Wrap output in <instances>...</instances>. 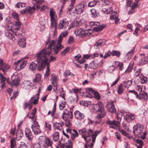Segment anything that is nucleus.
<instances>
[{"label":"nucleus","instance_id":"1","mask_svg":"<svg viewBox=\"0 0 148 148\" xmlns=\"http://www.w3.org/2000/svg\"><path fill=\"white\" fill-rule=\"evenodd\" d=\"M55 41L54 40H50L48 39L45 42L46 45L49 44L48 47L43 49L37 55L36 58L38 60V62L42 65L47 63V58L48 56L52 51V47L54 45Z\"/></svg>","mask_w":148,"mask_h":148},{"label":"nucleus","instance_id":"2","mask_svg":"<svg viewBox=\"0 0 148 148\" xmlns=\"http://www.w3.org/2000/svg\"><path fill=\"white\" fill-rule=\"evenodd\" d=\"M91 110L94 113H98L96 117L97 119H100L106 115L103 104L100 101L97 102L96 104H92Z\"/></svg>","mask_w":148,"mask_h":148},{"label":"nucleus","instance_id":"3","mask_svg":"<svg viewBox=\"0 0 148 148\" xmlns=\"http://www.w3.org/2000/svg\"><path fill=\"white\" fill-rule=\"evenodd\" d=\"M80 133L82 134V137L85 140L86 142L84 146V148H87V144L88 143L87 141V138L88 137L91 136L92 138V142H95L96 138L98 134L100 132V131L96 130L93 132V131L90 129L87 130L86 128H83L82 130L79 131Z\"/></svg>","mask_w":148,"mask_h":148},{"label":"nucleus","instance_id":"4","mask_svg":"<svg viewBox=\"0 0 148 148\" xmlns=\"http://www.w3.org/2000/svg\"><path fill=\"white\" fill-rule=\"evenodd\" d=\"M144 127L143 125L138 124L133 127V133L135 136L143 139L146 138V131L144 130Z\"/></svg>","mask_w":148,"mask_h":148},{"label":"nucleus","instance_id":"5","mask_svg":"<svg viewBox=\"0 0 148 148\" xmlns=\"http://www.w3.org/2000/svg\"><path fill=\"white\" fill-rule=\"evenodd\" d=\"M37 61V63L38 64V67L37 69L38 71H40L42 70L46 66H47L46 71L45 74V78H47L49 75L50 70L49 66V62L47 60V63L44 65H42V64L39 63L38 62V60L36 58Z\"/></svg>","mask_w":148,"mask_h":148},{"label":"nucleus","instance_id":"6","mask_svg":"<svg viewBox=\"0 0 148 148\" xmlns=\"http://www.w3.org/2000/svg\"><path fill=\"white\" fill-rule=\"evenodd\" d=\"M85 5L84 2L77 4L75 7L74 10H73L72 13L76 14H80L84 11Z\"/></svg>","mask_w":148,"mask_h":148},{"label":"nucleus","instance_id":"7","mask_svg":"<svg viewBox=\"0 0 148 148\" xmlns=\"http://www.w3.org/2000/svg\"><path fill=\"white\" fill-rule=\"evenodd\" d=\"M74 33L77 36H79L80 37H84L90 33H89L88 30H83L82 28L77 29L74 32Z\"/></svg>","mask_w":148,"mask_h":148},{"label":"nucleus","instance_id":"8","mask_svg":"<svg viewBox=\"0 0 148 148\" xmlns=\"http://www.w3.org/2000/svg\"><path fill=\"white\" fill-rule=\"evenodd\" d=\"M27 63V60H19L14 62V64L16 68L18 71H19L23 68L26 66Z\"/></svg>","mask_w":148,"mask_h":148},{"label":"nucleus","instance_id":"9","mask_svg":"<svg viewBox=\"0 0 148 148\" xmlns=\"http://www.w3.org/2000/svg\"><path fill=\"white\" fill-rule=\"evenodd\" d=\"M31 128L34 134L37 135L41 132L40 126L37 121H34L33 124L31 126Z\"/></svg>","mask_w":148,"mask_h":148},{"label":"nucleus","instance_id":"10","mask_svg":"<svg viewBox=\"0 0 148 148\" xmlns=\"http://www.w3.org/2000/svg\"><path fill=\"white\" fill-rule=\"evenodd\" d=\"M69 25V21L66 19L60 20L58 25V28L61 29L66 28Z\"/></svg>","mask_w":148,"mask_h":148},{"label":"nucleus","instance_id":"11","mask_svg":"<svg viewBox=\"0 0 148 148\" xmlns=\"http://www.w3.org/2000/svg\"><path fill=\"white\" fill-rule=\"evenodd\" d=\"M6 81L11 86H12L18 85L19 83L20 79L17 76L13 75L11 76V82H10L8 79Z\"/></svg>","mask_w":148,"mask_h":148},{"label":"nucleus","instance_id":"12","mask_svg":"<svg viewBox=\"0 0 148 148\" xmlns=\"http://www.w3.org/2000/svg\"><path fill=\"white\" fill-rule=\"evenodd\" d=\"M52 144V141L49 138H47L45 139L44 140L42 146L44 148H48L49 147L53 148Z\"/></svg>","mask_w":148,"mask_h":148},{"label":"nucleus","instance_id":"13","mask_svg":"<svg viewBox=\"0 0 148 148\" xmlns=\"http://www.w3.org/2000/svg\"><path fill=\"white\" fill-rule=\"evenodd\" d=\"M50 80L53 86H57L58 79L57 75L54 74H52Z\"/></svg>","mask_w":148,"mask_h":148},{"label":"nucleus","instance_id":"14","mask_svg":"<svg viewBox=\"0 0 148 148\" xmlns=\"http://www.w3.org/2000/svg\"><path fill=\"white\" fill-rule=\"evenodd\" d=\"M108 110L111 113H116V109L113 104V101H111L108 102L107 104Z\"/></svg>","mask_w":148,"mask_h":148},{"label":"nucleus","instance_id":"15","mask_svg":"<svg viewBox=\"0 0 148 148\" xmlns=\"http://www.w3.org/2000/svg\"><path fill=\"white\" fill-rule=\"evenodd\" d=\"M64 47L61 44H57L53 46V52L54 53V55H57L58 52Z\"/></svg>","mask_w":148,"mask_h":148},{"label":"nucleus","instance_id":"16","mask_svg":"<svg viewBox=\"0 0 148 148\" xmlns=\"http://www.w3.org/2000/svg\"><path fill=\"white\" fill-rule=\"evenodd\" d=\"M74 115L75 118L79 121L84 119L85 117L84 114L78 110H76L74 112Z\"/></svg>","mask_w":148,"mask_h":148},{"label":"nucleus","instance_id":"17","mask_svg":"<svg viewBox=\"0 0 148 148\" xmlns=\"http://www.w3.org/2000/svg\"><path fill=\"white\" fill-rule=\"evenodd\" d=\"M148 98V95L147 93L144 91H143L142 92L139 93L138 99L140 100L143 99L144 101H147Z\"/></svg>","mask_w":148,"mask_h":148},{"label":"nucleus","instance_id":"18","mask_svg":"<svg viewBox=\"0 0 148 148\" xmlns=\"http://www.w3.org/2000/svg\"><path fill=\"white\" fill-rule=\"evenodd\" d=\"M25 136L28 140H32L33 138L31 130L29 128H26L25 130Z\"/></svg>","mask_w":148,"mask_h":148},{"label":"nucleus","instance_id":"19","mask_svg":"<svg viewBox=\"0 0 148 148\" xmlns=\"http://www.w3.org/2000/svg\"><path fill=\"white\" fill-rule=\"evenodd\" d=\"M5 34L6 36L8 38L14 41L15 40V38L13 35L10 30L6 29L5 31Z\"/></svg>","mask_w":148,"mask_h":148},{"label":"nucleus","instance_id":"20","mask_svg":"<svg viewBox=\"0 0 148 148\" xmlns=\"http://www.w3.org/2000/svg\"><path fill=\"white\" fill-rule=\"evenodd\" d=\"M18 45L21 48L25 47L26 46V38H23L20 39L18 42Z\"/></svg>","mask_w":148,"mask_h":148},{"label":"nucleus","instance_id":"21","mask_svg":"<svg viewBox=\"0 0 148 148\" xmlns=\"http://www.w3.org/2000/svg\"><path fill=\"white\" fill-rule=\"evenodd\" d=\"M94 91V90L91 88L87 89L85 93L86 96L90 98L91 97L92 95H93Z\"/></svg>","mask_w":148,"mask_h":148},{"label":"nucleus","instance_id":"22","mask_svg":"<svg viewBox=\"0 0 148 148\" xmlns=\"http://www.w3.org/2000/svg\"><path fill=\"white\" fill-rule=\"evenodd\" d=\"M53 126L54 128L57 130H61L63 129V126L64 125L63 123H58L55 122L53 124Z\"/></svg>","mask_w":148,"mask_h":148},{"label":"nucleus","instance_id":"23","mask_svg":"<svg viewBox=\"0 0 148 148\" xmlns=\"http://www.w3.org/2000/svg\"><path fill=\"white\" fill-rule=\"evenodd\" d=\"M51 26V28L54 27L55 31L57 28V20L55 18H50Z\"/></svg>","mask_w":148,"mask_h":148},{"label":"nucleus","instance_id":"24","mask_svg":"<svg viewBox=\"0 0 148 148\" xmlns=\"http://www.w3.org/2000/svg\"><path fill=\"white\" fill-rule=\"evenodd\" d=\"M139 95L134 90H130V97L132 99L137 98L138 99Z\"/></svg>","mask_w":148,"mask_h":148},{"label":"nucleus","instance_id":"25","mask_svg":"<svg viewBox=\"0 0 148 148\" xmlns=\"http://www.w3.org/2000/svg\"><path fill=\"white\" fill-rule=\"evenodd\" d=\"M120 122V121H116L114 120L112 121L109 120L107 121L106 123L107 124L109 125H114L117 127H119V126Z\"/></svg>","mask_w":148,"mask_h":148},{"label":"nucleus","instance_id":"26","mask_svg":"<svg viewBox=\"0 0 148 148\" xmlns=\"http://www.w3.org/2000/svg\"><path fill=\"white\" fill-rule=\"evenodd\" d=\"M81 57V55L80 54H77L76 56L74 57L75 59V60L78 61V62H79L80 64H82L83 63L85 62V59L83 58L81 60H79V58Z\"/></svg>","mask_w":148,"mask_h":148},{"label":"nucleus","instance_id":"27","mask_svg":"<svg viewBox=\"0 0 148 148\" xmlns=\"http://www.w3.org/2000/svg\"><path fill=\"white\" fill-rule=\"evenodd\" d=\"M39 97L38 96H36L35 97H32L29 100H31V103L32 104H37L38 102Z\"/></svg>","mask_w":148,"mask_h":148},{"label":"nucleus","instance_id":"28","mask_svg":"<svg viewBox=\"0 0 148 148\" xmlns=\"http://www.w3.org/2000/svg\"><path fill=\"white\" fill-rule=\"evenodd\" d=\"M112 11V8L109 7H106L105 8H103L102 10L103 12L107 14L110 13Z\"/></svg>","mask_w":148,"mask_h":148},{"label":"nucleus","instance_id":"29","mask_svg":"<svg viewBox=\"0 0 148 148\" xmlns=\"http://www.w3.org/2000/svg\"><path fill=\"white\" fill-rule=\"evenodd\" d=\"M10 67L9 65L6 64H3L0 69L2 71L4 74H5V72L7 71V70L10 68Z\"/></svg>","mask_w":148,"mask_h":148},{"label":"nucleus","instance_id":"30","mask_svg":"<svg viewBox=\"0 0 148 148\" xmlns=\"http://www.w3.org/2000/svg\"><path fill=\"white\" fill-rule=\"evenodd\" d=\"M105 43V42L104 39H100L96 42L95 45L97 47L99 46L101 47L103 46Z\"/></svg>","mask_w":148,"mask_h":148},{"label":"nucleus","instance_id":"31","mask_svg":"<svg viewBox=\"0 0 148 148\" xmlns=\"http://www.w3.org/2000/svg\"><path fill=\"white\" fill-rule=\"evenodd\" d=\"M37 66L36 63L34 62H32L29 65V69L32 71H34L36 70Z\"/></svg>","mask_w":148,"mask_h":148},{"label":"nucleus","instance_id":"32","mask_svg":"<svg viewBox=\"0 0 148 148\" xmlns=\"http://www.w3.org/2000/svg\"><path fill=\"white\" fill-rule=\"evenodd\" d=\"M13 32L15 36H17L18 37H20L21 36L22 32L18 28H16L14 30Z\"/></svg>","mask_w":148,"mask_h":148},{"label":"nucleus","instance_id":"33","mask_svg":"<svg viewBox=\"0 0 148 148\" xmlns=\"http://www.w3.org/2000/svg\"><path fill=\"white\" fill-rule=\"evenodd\" d=\"M141 58L140 61V63L141 65L144 64L147 62V58L146 59L144 54H140Z\"/></svg>","mask_w":148,"mask_h":148},{"label":"nucleus","instance_id":"34","mask_svg":"<svg viewBox=\"0 0 148 148\" xmlns=\"http://www.w3.org/2000/svg\"><path fill=\"white\" fill-rule=\"evenodd\" d=\"M71 138L72 140H74L75 138L78 136V134L77 131L75 129H73L71 132Z\"/></svg>","mask_w":148,"mask_h":148},{"label":"nucleus","instance_id":"35","mask_svg":"<svg viewBox=\"0 0 148 148\" xmlns=\"http://www.w3.org/2000/svg\"><path fill=\"white\" fill-rule=\"evenodd\" d=\"M98 64L95 61H92L89 64V67L92 69H95L98 66Z\"/></svg>","mask_w":148,"mask_h":148},{"label":"nucleus","instance_id":"36","mask_svg":"<svg viewBox=\"0 0 148 148\" xmlns=\"http://www.w3.org/2000/svg\"><path fill=\"white\" fill-rule=\"evenodd\" d=\"M16 138L18 139H20L23 136V134L21 130L18 129L17 130L16 133Z\"/></svg>","mask_w":148,"mask_h":148},{"label":"nucleus","instance_id":"37","mask_svg":"<svg viewBox=\"0 0 148 148\" xmlns=\"http://www.w3.org/2000/svg\"><path fill=\"white\" fill-rule=\"evenodd\" d=\"M138 5V3L137 2H135L132 6H130L131 8V10H130V13L132 14L135 12L134 9L136 8Z\"/></svg>","mask_w":148,"mask_h":148},{"label":"nucleus","instance_id":"38","mask_svg":"<svg viewBox=\"0 0 148 148\" xmlns=\"http://www.w3.org/2000/svg\"><path fill=\"white\" fill-rule=\"evenodd\" d=\"M140 82L141 84H144L148 81L147 78L145 76H142L140 77Z\"/></svg>","mask_w":148,"mask_h":148},{"label":"nucleus","instance_id":"39","mask_svg":"<svg viewBox=\"0 0 148 148\" xmlns=\"http://www.w3.org/2000/svg\"><path fill=\"white\" fill-rule=\"evenodd\" d=\"M52 138L53 140L55 141H57L59 138V132H56L52 136Z\"/></svg>","mask_w":148,"mask_h":148},{"label":"nucleus","instance_id":"40","mask_svg":"<svg viewBox=\"0 0 148 148\" xmlns=\"http://www.w3.org/2000/svg\"><path fill=\"white\" fill-rule=\"evenodd\" d=\"M137 144H139V145H138L137 144L136 145L137 146V148H142V147L143 145V142L142 140L140 139H137L135 141Z\"/></svg>","mask_w":148,"mask_h":148},{"label":"nucleus","instance_id":"41","mask_svg":"<svg viewBox=\"0 0 148 148\" xmlns=\"http://www.w3.org/2000/svg\"><path fill=\"white\" fill-rule=\"evenodd\" d=\"M105 27V25L104 26L103 25H101L97 27H94V29L95 31L100 32Z\"/></svg>","mask_w":148,"mask_h":148},{"label":"nucleus","instance_id":"42","mask_svg":"<svg viewBox=\"0 0 148 148\" xmlns=\"http://www.w3.org/2000/svg\"><path fill=\"white\" fill-rule=\"evenodd\" d=\"M10 148H14L16 145V140L14 138H12L10 140Z\"/></svg>","mask_w":148,"mask_h":148},{"label":"nucleus","instance_id":"43","mask_svg":"<svg viewBox=\"0 0 148 148\" xmlns=\"http://www.w3.org/2000/svg\"><path fill=\"white\" fill-rule=\"evenodd\" d=\"M12 16L13 18L14 19L16 20L17 21L19 20V17L18 14L16 12H13Z\"/></svg>","mask_w":148,"mask_h":148},{"label":"nucleus","instance_id":"44","mask_svg":"<svg viewBox=\"0 0 148 148\" xmlns=\"http://www.w3.org/2000/svg\"><path fill=\"white\" fill-rule=\"evenodd\" d=\"M41 78V75L40 74H36V75L35 77L33 79V81L34 82H37L40 80Z\"/></svg>","mask_w":148,"mask_h":148},{"label":"nucleus","instance_id":"45","mask_svg":"<svg viewBox=\"0 0 148 148\" xmlns=\"http://www.w3.org/2000/svg\"><path fill=\"white\" fill-rule=\"evenodd\" d=\"M25 4L24 3H22L20 2H18L15 5V7L18 8H22L25 7Z\"/></svg>","mask_w":148,"mask_h":148},{"label":"nucleus","instance_id":"46","mask_svg":"<svg viewBox=\"0 0 148 148\" xmlns=\"http://www.w3.org/2000/svg\"><path fill=\"white\" fill-rule=\"evenodd\" d=\"M25 8L26 12L30 13L32 12L35 10V9L34 7H31L29 6H27Z\"/></svg>","mask_w":148,"mask_h":148},{"label":"nucleus","instance_id":"47","mask_svg":"<svg viewBox=\"0 0 148 148\" xmlns=\"http://www.w3.org/2000/svg\"><path fill=\"white\" fill-rule=\"evenodd\" d=\"M123 86L122 84H120L117 90L119 94H121L123 92Z\"/></svg>","mask_w":148,"mask_h":148},{"label":"nucleus","instance_id":"48","mask_svg":"<svg viewBox=\"0 0 148 148\" xmlns=\"http://www.w3.org/2000/svg\"><path fill=\"white\" fill-rule=\"evenodd\" d=\"M45 126L46 129L48 132H49L51 130V124L46 122Z\"/></svg>","mask_w":148,"mask_h":148},{"label":"nucleus","instance_id":"49","mask_svg":"<svg viewBox=\"0 0 148 148\" xmlns=\"http://www.w3.org/2000/svg\"><path fill=\"white\" fill-rule=\"evenodd\" d=\"M74 8H75L73 4H71L68 7V10L67 11V13L70 14L71 13V11Z\"/></svg>","mask_w":148,"mask_h":148},{"label":"nucleus","instance_id":"50","mask_svg":"<svg viewBox=\"0 0 148 148\" xmlns=\"http://www.w3.org/2000/svg\"><path fill=\"white\" fill-rule=\"evenodd\" d=\"M111 55L113 56H116L117 57H119L120 53L117 51H113L111 53Z\"/></svg>","mask_w":148,"mask_h":148},{"label":"nucleus","instance_id":"51","mask_svg":"<svg viewBox=\"0 0 148 148\" xmlns=\"http://www.w3.org/2000/svg\"><path fill=\"white\" fill-rule=\"evenodd\" d=\"M18 148H27L25 143L24 142H21L18 145Z\"/></svg>","mask_w":148,"mask_h":148},{"label":"nucleus","instance_id":"52","mask_svg":"<svg viewBox=\"0 0 148 148\" xmlns=\"http://www.w3.org/2000/svg\"><path fill=\"white\" fill-rule=\"evenodd\" d=\"M90 11L91 13L92 16L93 18L96 17L97 16L96 10L94 9H92Z\"/></svg>","mask_w":148,"mask_h":148},{"label":"nucleus","instance_id":"53","mask_svg":"<svg viewBox=\"0 0 148 148\" xmlns=\"http://www.w3.org/2000/svg\"><path fill=\"white\" fill-rule=\"evenodd\" d=\"M49 13L50 18H55V12L53 9L51 8L50 9Z\"/></svg>","mask_w":148,"mask_h":148},{"label":"nucleus","instance_id":"54","mask_svg":"<svg viewBox=\"0 0 148 148\" xmlns=\"http://www.w3.org/2000/svg\"><path fill=\"white\" fill-rule=\"evenodd\" d=\"M71 140H68L67 142L64 144V145L66 148H71Z\"/></svg>","mask_w":148,"mask_h":148},{"label":"nucleus","instance_id":"55","mask_svg":"<svg viewBox=\"0 0 148 148\" xmlns=\"http://www.w3.org/2000/svg\"><path fill=\"white\" fill-rule=\"evenodd\" d=\"M70 48V47H67L61 53V55L63 56H65L66 55V53L69 51Z\"/></svg>","mask_w":148,"mask_h":148},{"label":"nucleus","instance_id":"56","mask_svg":"<svg viewBox=\"0 0 148 148\" xmlns=\"http://www.w3.org/2000/svg\"><path fill=\"white\" fill-rule=\"evenodd\" d=\"M0 77L1 83L5 82L6 78L4 76L3 74L1 73H0Z\"/></svg>","mask_w":148,"mask_h":148},{"label":"nucleus","instance_id":"57","mask_svg":"<svg viewBox=\"0 0 148 148\" xmlns=\"http://www.w3.org/2000/svg\"><path fill=\"white\" fill-rule=\"evenodd\" d=\"M66 104V103L64 101L61 103L59 105V107L60 109L61 110H62L65 107Z\"/></svg>","mask_w":148,"mask_h":148},{"label":"nucleus","instance_id":"58","mask_svg":"<svg viewBox=\"0 0 148 148\" xmlns=\"http://www.w3.org/2000/svg\"><path fill=\"white\" fill-rule=\"evenodd\" d=\"M96 4L97 2L96 1H93L89 3L88 6L89 7H93L96 5Z\"/></svg>","mask_w":148,"mask_h":148},{"label":"nucleus","instance_id":"59","mask_svg":"<svg viewBox=\"0 0 148 148\" xmlns=\"http://www.w3.org/2000/svg\"><path fill=\"white\" fill-rule=\"evenodd\" d=\"M31 100H29L28 102H26L25 103L24 107V109H26L29 106H31L32 105L31 103Z\"/></svg>","mask_w":148,"mask_h":148},{"label":"nucleus","instance_id":"60","mask_svg":"<svg viewBox=\"0 0 148 148\" xmlns=\"http://www.w3.org/2000/svg\"><path fill=\"white\" fill-rule=\"evenodd\" d=\"M93 95L96 99H100V96L97 92L94 91Z\"/></svg>","mask_w":148,"mask_h":148},{"label":"nucleus","instance_id":"61","mask_svg":"<svg viewBox=\"0 0 148 148\" xmlns=\"http://www.w3.org/2000/svg\"><path fill=\"white\" fill-rule=\"evenodd\" d=\"M60 91V95L61 96L62 98H64H64L65 96V94L64 92L63 91V88H62Z\"/></svg>","mask_w":148,"mask_h":148},{"label":"nucleus","instance_id":"62","mask_svg":"<svg viewBox=\"0 0 148 148\" xmlns=\"http://www.w3.org/2000/svg\"><path fill=\"white\" fill-rule=\"evenodd\" d=\"M141 72L140 69H138L134 73V75L136 77L138 76L140 74Z\"/></svg>","mask_w":148,"mask_h":148},{"label":"nucleus","instance_id":"63","mask_svg":"<svg viewBox=\"0 0 148 148\" xmlns=\"http://www.w3.org/2000/svg\"><path fill=\"white\" fill-rule=\"evenodd\" d=\"M23 83L25 85V87L29 88L30 87V83L29 82H27V81H24L23 82Z\"/></svg>","mask_w":148,"mask_h":148},{"label":"nucleus","instance_id":"64","mask_svg":"<svg viewBox=\"0 0 148 148\" xmlns=\"http://www.w3.org/2000/svg\"><path fill=\"white\" fill-rule=\"evenodd\" d=\"M68 114H62V118L65 121L68 119Z\"/></svg>","mask_w":148,"mask_h":148}]
</instances>
